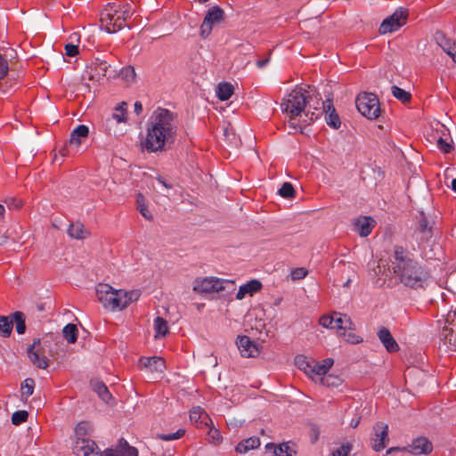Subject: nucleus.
<instances>
[{
    "mask_svg": "<svg viewBox=\"0 0 456 456\" xmlns=\"http://www.w3.org/2000/svg\"><path fill=\"white\" fill-rule=\"evenodd\" d=\"M5 213L4 206L0 204V218H3Z\"/></svg>",
    "mask_w": 456,
    "mask_h": 456,
    "instance_id": "obj_62",
    "label": "nucleus"
},
{
    "mask_svg": "<svg viewBox=\"0 0 456 456\" xmlns=\"http://www.w3.org/2000/svg\"><path fill=\"white\" fill-rule=\"evenodd\" d=\"M391 265L394 274L406 287L424 288L429 274L415 259L414 254L402 245L393 247Z\"/></svg>",
    "mask_w": 456,
    "mask_h": 456,
    "instance_id": "obj_2",
    "label": "nucleus"
},
{
    "mask_svg": "<svg viewBox=\"0 0 456 456\" xmlns=\"http://www.w3.org/2000/svg\"><path fill=\"white\" fill-rule=\"evenodd\" d=\"M358 111L368 119H376L380 115L379 102L371 93H362L355 99Z\"/></svg>",
    "mask_w": 456,
    "mask_h": 456,
    "instance_id": "obj_7",
    "label": "nucleus"
},
{
    "mask_svg": "<svg viewBox=\"0 0 456 456\" xmlns=\"http://www.w3.org/2000/svg\"><path fill=\"white\" fill-rule=\"evenodd\" d=\"M351 450L352 445L350 444H342L332 452L331 456H348Z\"/></svg>",
    "mask_w": 456,
    "mask_h": 456,
    "instance_id": "obj_49",
    "label": "nucleus"
},
{
    "mask_svg": "<svg viewBox=\"0 0 456 456\" xmlns=\"http://www.w3.org/2000/svg\"><path fill=\"white\" fill-rule=\"evenodd\" d=\"M154 330L156 338L165 337L169 332L167 322L164 318L158 316L154 320Z\"/></svg>",
    "mask_w": 456,
    "mask_h": 456,
    "instance_id": "obj_33",
    "label": "nucleus"
},
{
    "mask_svg": "<svg viewBox=\"0 0 456 456\" xmlns=\"http://www.w3.org/2000/svg\"><path fill=\"white\" fill-rule=\"evenodd\" d=\"M65 53L67 56L73 57L78 53V48L77 45L72 44H67L65 45Z\"/></svg>",
    "mask_w": 456,
    "mask_h": 456,
    "instance_id": "obj_54",
    "label": "nucleus"
},
{
    "mask_svg": "<svg viewBox=\"0 0 456 456\" xmlns=\"http://www.w3.org/2000/svg\"><path fill=\"white\" fill-rule=\"evenodd\" d=\"M12 324L15 323L16 331L18 334H23L26 330V317L22 312L17 311L11 314Z\"/></svg>",
    "mask_w": 456,
    "mask_h": 456,
    "instance_id": "obj_35",
    "label": "nucleus"
},
{
    "mask_svg": "<svg viewBox=\"0 0 456 456\" xmlns=\"http://www.w3.org/2000/svg\"><path fill=\"white\" fill-rule=\"evenodd\" d=\"M321 382L327 387H338L341 383V379L338 377L328 375L322 378Z\"/></svg>",
    "mask_w": 456,
    "mask_h": 456,
    "instance_id": "obj_48",
    "label": "nucleus"
},
{
    "mask_svg": "<svg viewBox=\"0 0 456 456\" xmlns=\"http://www.w3.org/2000/svg\"><path fill=\"white\" fill-rule=\"evenodd\" d=\"M96 296L104 308L114 312L121 311L132 302L138 300L140 292L138 290L115 289L109 284L100 283L96 287Z\"/></svg>",
    "mask_w": 456,
    "mask_h": 456,
    "instance_id": "obj_4",
    "label": "nucleus"
},
{
    "mask_svg": "<svg viewBox=\"0 0 456 456\" xmlns=\"http://www.w3.org/2000/svg\"><path fill=\"white\" fill-rule=\"evenodd\" d=\"M213 439H216V442H219L221 439V436L219 435V432L216 429L214 430V435L212 436Z\"/></svg>",
    "mask_w": 456,
    "mask_h": 456,
    "instance_id": "obj_60",
    "label": "nucleus"
},
{
    "mask_svg": "<svg viewBox=\"0 0 456 456\" xmlns=\"http://www.w3.org/2000/svg\"><path fill=\"white\" fill-rule=\"evenodd\" d=\"M6 203L10 208H20L22 205L21 200H17L15 199L9 200Z\"/></svg>",
    "mask_w": 456,
    "mask_h": 456,
    "instance_id": "obj_56",
    "label": "nucleus"
},
{
    "mask_svg": "<svg viewBox=\"0 0 456 456\" xmlns=\"http://www.w3.org/2000/svg\"><path fill=\"white\" fill-rule=\"evenodd\" d=\"M373 222L370 217H364L357 223L358 232L362 237H366L371 232Z\"/></svg>",
    "mask_w": 456,
    "mask_h": 456,
    "instance_id": "obj_36",
    "label": "nucleus"
},
{
    "mask_svg": "<svg viewBox=\"0 0 456 456\" xmlns=\"http://www.w3.org/2000/svg\"><path fill=\"white\" fill-rule=\"evenodd\" d=\"M89 128L86 125L77 126L70 134L69 144L71 147L78 148L88 137Z\"/></svg>",
    "mask_w": 456,
    "mask_h": 456,
    "instance_id": "obj_23",
    "label": "nucleus"
},
{
    "mask_svg": "<svg viewBox=\"0 0 456 456\" xmlns=\"http://www.w3.org/2000/svg\"><path fill=\"white\" fill-rule=\"evenodd\" d=\"M28 413L27 411H17L12 415V423L19 426L28 420Z\"/></svg>",
    "mask_w": 456,
    "mask_h": 456,
    "instance_id": "obj_45",
    "label": "nucleus"
},
{
    "mask_svg": "<svg viewBox=\"0 0 456 456\" xmlns=\"http://www.w3.org/2000/svg\"><path fill=\"white\" fill-rule=\"evenodd\" d=\"M412 236H416L419 243L428 241L432 237V227L423 211H419L416 216V226Z\"/></svg>",
    "mask_w": 456,
    "mask_h": 456,
    "instance_id": "obj_11",
    "label": "nucleus"
},
{
    "mask_svg": "<svg viewBox=\"0 0 456 456\" xmlns=\"http://www.w3.org/2000/svg\"><path fill=\"white\" fill-rule=\"evenodd\" d=\"M313 361L314 360H308L305 356L304 355H297L296 356L295 358V363L296 365L302 370H304L305 373H306L307 375H309V370H311L312 368V364H313Z\"/></svg>",
    "mask_w": 456,
    "mask_h": 456,
    "instance_id": "obj_42",
    "label": "nucleus"
},
{
    "mask_svg": "<svg viewBox=\"0 0 456 456\" xmlns=\"http://www.w3.org/2000/svg\"><path fill=\"white\" fill-rule=\"evenodd\" d=\"M35 387V381L32 379H26L21 384V400L26 403L28 398L33 394Z\"/></svg>",
    "mask_w": 456,
    "mask_h": 456,
    "instance_id": "obj_38",
    "label": "nucleus"
},
{
    "mask_svg": "<svg viewBox=\"0 0 456 456\" xmlns=\"http://www.w3.org/2000/svg\"><path fill=\"white\" fill-rule=\"evenodd\" d=\"M433 450L432 443L425 436H419L415 438L411 444L408 446L399 448V447H392L387 450V453H390L393 451H403L408 452L413 455H428Z\"/></svg>",
    "mask_w": 456,
    "mask_h": 456,
    "instance_id": "obj_9",
    "label": "nucleus"
},
{
    "mask_svg": "<svg viewBox=\"0 0 456 456\" xmlns=\"http://www.w3.org/2000/svg\"><path fill=\"white\" fill-rule=\"evenodd\" d=\"M224 16V12L223 9H221L219 6L216 5L211 7L200 26V36L202 38H207L213 28V26L216 23H219L223 21Z\"/></svg>",
    "mask_w": 456,
    "mask_h": 456,
    "instance_id": "obj_10",
    "label": "nucleus"
},
{
    "mask_svg": "<svg viewBox=\"0 0 456 456\" xmlns=\"http://www.w3.org/2000/svg\"><path fill=\"white\" fill-rule=\"evenodd\" d=\"M388 436V425L384 422H377L373 426V434L370 438L371 447L375 452H380L387 446Z\"/></svg>",
    "mask_w": 456,
    "mask_h": 456,
    "instance_id": "obj_12",
    "label": "nucleus"
},
{
    "mask_svg": "<svg viewBox=\"0 0 456 456\" xmlns=\"http://www.w3.org/2000/svg\"><path fill=\"white\" fill-rule=\"evenodd\" d=\"M74 453L77 456H97L98 446L94 441L85 438H77L74 447Z\"/></svg>",
    "mask_w": 456,
    "mask_h": 456,
    "instance_id": "obj_15",
    "label": "nucleus"
},
{
    "mask_svg": "<svg viewBox=\"0 0 456 456\" xmlns=\"http://www.w3.org/2000/svg\"><path fill=\"white\" fill-rule=\"evenodd\" d=\"M270 61V55L265 58V59H263V60H258L256 61V66L259 68V69H263L265 66L267 65V63Z\"/></svg>",
    "mask_w": 456,
    "mask_h": 456,
    "instance_id": "obj_57",
    "label": "nucleus"
},
{
    "mask_svg": "<svg viewBox=\"0 0 456 456\" xmlns=\"http://www.w3.org/2000/svg\"><path fill=\"white\" fill-rule=\"evenodd\" d=\"M118 76L128 85L134 83L136 78L134 68L132 66L121 69Z\"/></svg>",
    "mask_w": 456,
    "mask_h": 456,
    "instance_id": "obj_39",
    "label": "nucleus"
},
{
    "mask_svg": "<svg viewBox=\"0 0 456 456\" xmlns=\"http://www.w3.org/2000/svg\"><path fill=\"white\" fill-rule=\"evenodd\" d=\"M102 456H138V451L121 438L114 448L105 450Z\"/></svg>",
    "mask_w": 456,
    "mask_h": 456,
    "instance_id": "obj_17",
    "label": "nucleus"
},
{
    "mask_svg": "<svg viewBox=\"0 0 456 456\" xmlns=\"http://www.w3.org/2000/svg\"><path fill=\"white\" fill-rule=\"evenodd\" d=\"M139 365L142 369H146L150 372L163 373L166 369L165 360L161 357H142Z\"/></svg>",
    "mask_w": 456,
    "mask_h": 456,
    "instance_id": "obj_20",
    "label": "nucleus"
},
{
    "mask_svg": "<svg viewBox=\"0 0 456 456\" xmlns=\"http://www.w3.org/2000/svg\"><path fill=\"white\" fill-rule=\"evenodd\" d=\"M126 102H122L114 109L112 115L106 119V126L110 130V126L113 121L122 123L126 121Z\"/></svg>",
    "mask_w": 456,
    "mask_h": 456,
    "instance_id": "obj_25",
    "label": "nucleus"
},
{
    "mask_svg": "<svg viewBox=\"0 0 456 456\" xmlns=\"http://www.w3.org/2000/svg\"><path fill=\"white\" fill-rule=\"evenodd\" d=\"M133 4L128 3L108 4L101 12V27L108 33H115L126 26L134 14Z\"/></svg>",
    "mask_w": 456,
    "mask_h": 456,
    "instance_id": "obj_5",
    "label": "nucleus"
},
{
    "mask_svg": "<svg viewBox=\"0 0 456 456\" xmlns=\"http://www.w3.org/2000/svg\"><path fill=\"white\" fill-rule=\"evenodd\" d=\"M391 93L395 98L401 101L403 103L410 102L411 100V93L397 86H393L391 87Z\"/></svg>",
    "mask_w": 456,
    "mask_h": 456,
    "instance_id": "obj_40",
    "label": "nucleus"
},
{
    "mask_svg": "<svg viewBox=\"0 0 456 456\" xmlns=\"http://www.w3.org/2000/svg\"><path fill=\"white\" fill-rule=\"evenodd\" d=\"M110 68L111 66L106 61L96 59L95 61L89 68V79L99 81L102 77H108L109 78L111 77H114L115 74H111Z\"/></svg>",
    "mask_w": 456,
    "mask_h": 456,
    "instance_id": "obj_13",
    "label": "nucleus"
},
{
    "mask_svg": "<svg viewBox=\"0 0 456 456\" xmlns=\"http://www.w3.org/2000/svg\"><path fill=\"white\" fill-rule=\"evenodd\" d=\"M452 189L456 192V178L452 181Z\"/></svg>",
    "mask_w": 456,
    "mask_h": 456,
    "instance_id": "obj_63",
    "label": "nucleus"
},
{
    "mask_svg": "<svg viewBox=\"0 0 456 456\" xmlns=\"http://www.w3.org/2000/svg\"><path fill=\"white\" fill-rule=\"evenodd\" d=\"M12 331V320L10 316H0V336L9 338Z\"/></svg>",
    "mask_w": 456,
    "mask_h": 456,
    "instance_id": "obj_34",
    "label": "nucleus"
},
{
    "mask_svg": "<svg viewBox=\"0 0 456 456\" xmlns=\"http://www.w3.org/2000/svg\"><path fill=\"white\" fill-rule=\"evenodd\" d=\"M331 330H336L338 335H339V333L342 332L343 330H354L355 326L354 323L352 322L351 318L347 314H341L338 312H333Z\"/></svg>",
    "mask_w": 456,
    "mask_h": 456,
    "instance_id": "obj_18",
    "label": "nucleus"
},
{
    "mask_svg": "<svg viewBox=\"0 0 456 456\" xmlns=\"http://www.w3.org/2000/svg\"><path fill=\"white\" fill-rule=\"evenodd\" d=\"M317 104L320 105V102H318ZM321 104L323 110L326 112L325 119L327 124L330 126L338 129L340 126L341 122L338 115L336 113V110L332 102L330 101H328L327 102H322Z\"/></svg>",
    "mask_w": 456,
    "mask_h": 456,
    "instance_id": "obj_22",
    "label": "nucleus"
},
{
    "mask_svg": "<svg viewBox=\"0 0 456 456\" xmlns=\"http://www.w3.org/2000/svg\"><path fill=\"white\" fill-rule=\"evenodd\" d=\"M190 419L193 422L200 423L205 426L208 425V421H211L208 413L200 406L193 407L190 411Z\"/></svg>",
    "mask_w": 456,
    "mask_h": 456,
    "instance_id": "obj_29",
    "label": "nucleus"
},
{
    "mask_svg": "<svg viewBox=\"0 0 456 456\" xmlns=\"http://www.w3.org/2000/svg\"><path fill=\"white\" fill-rule=\"evenodd\" d=\"M68 234L74 239L82 240L87 237L88 232L85 230L84 224L80 222L70 224Z\"/></svg>",
    "mask_w": 456,
    "mask_h": 456,
    "instance_id": "obj_30",
    "label": "nucleus"
},
{
    "mask_svg": "<svg viewBox=\"0 0 456 456\" xmlns=\"http://www.w3.org/2000/svg\"><path fill=\"white\" fill-rule=\"evenodd\" d=\"M8 69L7 61L0 54V80L7 75Z\"/></svg>",
    "mask_w": 456,
    "mask_h": 456,
    "instance_id": "obj_53",
    "label": "nucleus"
},
{
    "mask_svg": "<svg viewBox=\"0 0 456 456\" xmlns=\"http://www.w3.org/2000/svg\"><path fill=\"white\" fill-rule=\"evenodd\" d=\"M444 344L447 346L451 351L456 350V329L445 325L440 334Z\"/></svg>",
    "mask_w": 456,
    "mask_h": 456,
    "instance_id": "obj_26",
    "label": "nucleus"
},
{
    "mask_svg": "<svg viewBox=\"0 0 456 456\" xmlns=\"http://www.w3.org/2000/svg\"><path fill=\"white\" fill-rule=\"evenodd\" d=\"M134 112L136 113V115H141L142 112V104L141 102H134Z\"/></svg>",
    "mask_w": 456,
    "mask_h": 456,
    "instance_id": "obj_58",
    "label": "nucleus"
},
{
    "mask_svg": "<svg viewBox=\"0 0 456 456\" xmlns=\"http://www.w3.org/2000/svg\"><path fill=\"white\" fill-rule=\"evenodd\" d=\"M353 330L342 331L338 336L343 337L347 343L356 345L362 341V339L354 332Z\"/></svg>",
    "mask_w": 456,
    "mask_h": 456,
    "instance_id": "obj_46",
    "label": "nucleus"
},
{
    "mask_svg": "<svg viewBox=\"0 0 456 456\" xmlns=\"http://www.w3.org/2000/svg\"><path fill=\"white\" fill-rule=\"evenodd\" d=\"M358 424H359V419H357V420H355V421H354V420H352V422H351V426H352L353 428H356V427L358 426Z\"/></svg>",
    "mask_w": 456,
    "mask_h": 456,
    "instance_id": "obj_64",
    "label": "nucleus"
},
{
    "mask_svg": "<svg viewBox=\"0 0 456 456\" xmlns=\"http://www.w3.org/2000/svg\"><path fill=\"white\" fill-rule=\"evenodd\" d=\"M92 387L94 391L97 393V395L102 401H104L105 403H109L112 396L107 386L103 382L100 380H94L92 381Z\"/></svg>",
    "mask_w": 456,
    "mask_h": 456,
    "instance_id": "obj_31",
    "label": "nucleus"
},
{
    "mask_svg": "<svg viewBox=\"0 0 456 456\" xmlns=\"http://www.w3.org/2000/svg\"><path fill=\"white\" fill-rule=\"evenodd\" d=\"M378 338L382 343L384 347L389 353H395L399 351L400 347L395 339L393 338L389 330L386 327H380L378 330Z\"/></svg>",
    "mask_w": 456,
    "mask_h": 456,
    "instance_id": "obj_21",
    "label": "nucleus"
},
{
    "mask_svg": "<svg viewBox=\"0 0 456 456\" xmlns=\"http://www.w3.org/2000/svg\"><path fill=\"white\" fill-rule=\"evenodd\" d=\"M233 86L228 82L220 83L216 88V96L220 101H227L233 94Z\"/></svg>",
    "mask_w": 456,
    "mask_h": 456,
    "instance_id": "obj_32",
    "label": "nucleus"
},
{
    "mask_svg": "<svg viewBox=\"0 0 456 456\" xmlns=\"http://www.w3.org/2000/svg\"><path fill=\"white\" fill-rule=\"evenodd\" d=\"M310 94L309 92L303 86H296L281 104V110L290 118V123L292 126H296L295 123L292 122L297 117L303 118V124L307 126L316 120L319 116L322 113L319 107H314L318 112L310 111V106L307 108L309 103Z\"/></svg>",
    "mask_w": 456,
    "mask_h": 456,
    "instance_id": "obj_3",
    "label": "nucleus"
},
{
    "mask_svg": "<svg viewBox=\"0 0 456 456\" xmlns=\"http://www.w3.org/2000/svg\"><path fill=\"white\" fill-rule=\"evenodd\" d=\"M236 345L243 357H256L260 354L258 346L248 336H238Z\"/></svg>",
    "mask_w": 456,
    "mask_h": 456,
    "instance_id": "obj_14",
    "label": "nucleus"
},
{
    "mask_svg": "<svg viewBox=\"0 0 456 456\" xmlns=\"http://www.w3.org/2000/svg\"><path fill=\"white\" fill-rule=\"evenodd\" d=\"M265 448L274 456H294L297 453L288 443H282L279 445L270 443L265 445Z\"/></svg>",
    "mask_w": 456,
    "mask_h": 456,
    "instance_id": "obj_27",
    "label": "nucleus"
},
{
    "mask_svg": "<svg viewBox=\"0 0 456 456\" xmlns=\"http://www.w3.org/2000/svg\"><path fill=\"white\" fill-rule=\"evenodd\" d=\"M77 333L78 330L77 326L72 323L67 324L62 330L63 337L69 344H73L77 341Z\"/></svg>",
    "mask_w": 456,
    "mask_h": 456,
    "instance_id": "obj_37",
    "label": "nucleus"
},
{
    "mask_svg": "<svg viewBox=\"0 0 456 456\" xmlns=\"http://www.w3.org/2000/svg\"><path fill=\"white\" fill-rule=\"evenodd\" d=\"M177 125L173 112L167 109H157L148 124L142 148L148 152L165 151L171 148L176 139Z\"/></svg>",
    "mask_w": 456,
    "mask_h": 456,
    "instance_id": "obj_1",
    "label": "nucleus"
},
{
    "mask_svg": "<svg viewBox=\"0 0 456 456\" xmlns=\"http://www.w3.org/2000/svg\"><path fill=\"white\" fill-rule=\"evenodd\" d=\"M84 428V424L80 423L77 426L76 432L77 435H80L82 432V429Z\"/></svg>",
    "mask_w": 456,
    "mask_h": 456,
    "instance_id": "obj_61",
    "label": "nucleus"
},
{
    "mask_svg": "<svg viewBox=\"0 0 456 456\" xmlns=\"http://www.w3.org/2000/svg\"><path fill=\"white\" fill-rule=\"evenodd\" d=\"M443 51L445 52L452 59L455 58L456 55V40H446L444 43H439Z\"/></svg>",
    "mask_w": 456,
    "mask_h": 456,
    "instance_id": "obj_43",
    "label": "nucleus"
},
{
    "mask_svg": "<svg viewBox=\"0 0 456 456\" xmlns=\"http://www.w3.org/2000/svg\"><path fill=\"white\" fill-rule=\"evenodd\" d=\"M446 322L447 326L456 329V309L448 313Z\"/></svg>",
    "mask_w": 456,
    "mask_h": 456,
    "instance_id": "obj_55",
    "label": "nucleus"
},
{
    "mask_svg": "<svg viewBox=\"0 0 456 456\" xmlns=\"http://www.w3.org/2000/svg\"><path fill=\"white\" fill-rule=\"evenodd\" d=\"M159 183H160L163 186H165L167 189L172 188V185L170 183H167L165 180H163L161 177L158 178Z\"/></svg>",
    "mask_w": 456,
    "mask_h": 456,
    "instance_id": "obj_59",
    "label": "nucleus"
},
{
    "mask_svg": "<svg viewBox=\"0 0 456 456\" xmlns=\"http://www.w3.org/2000/svg\"><path fill=\"white\" fill-rule=\"evenodd\" d=\"M137 208L145 219L149 221H151L153 219V216L149 211L145 204V199L141 193L137 195Z\"/></svg>",
    "mask_w": 456,
    "mask_h": 456,
    "instance_id": "obj_41",
    "label": "nucleus"
},
{
    "mask_svg": "<svg viewBox=\"0 0 456 456\" xmlns=\"http://www.w3.org/2000/svg\"><path fill=\"white\" fill-rule=\"evenodd\" d=\"M30 362L38 369H46L48 362L45 356L41 355L40 339L34 340L33 344L27 350Z\"/></svg>",
    "mask_w": 456,
    "mask_h": 456,
    "instance_id": "obj_16",
    "label": "nucleus"
},
{
    "mask_svg": "<svg viewBox=\"0 0 456 456\" xmlns=\"http://www.w3.org/2000/svg\"><path fill=\"white\" fill-rule=\"evenodd\" d=\"M436 145L440 151L444 153H449L452 150L451 142H448L446 139L439 137L436 142Z\"/></svg>",
    "mask_w": 456,
    "mask_h": 456,
    "instance_id": "obj_50",
    "label": "nucleus"
},
{
    "mask_svg": "<svg viewBox=\"0 0 456 456\" xmlns=\"http://www.w3.org/2000/svg\"><path fill=\"white\" fill-rule=\"evenodd\" d=\"M184 434H185V430L183 428H180L176 432L171 433V434H158L157 437L163 441H170V440L179 439L182 436H183Z\"/></svg>",
    "mask_w": 456,
    "mask_h": 456,
    "instance_id": "obj_47",
    "label": "nucleus"
},
{
    "mask_svg": "<svg viewBox=\"0 0 456 456\" xmlns=\"http://www.w3.org/2000/svg\"><path fill=\"white\" fill-rule=\"evenodd\" d=\"M408 11L403 8L396 10L392 15L386 18L379 27L380 34L391 33L397 30L406 23Z\"/></svg>",
    "mask_w": 456,
    "mask_h": 456,
    "instance_id": "obj_8",
    "label": "nucleus"
},
{
    "mask_svg": "<svg viewBox=\"0 0 456 456\" xmlns=\"http://www.w3.org/2000/svg\"><path fill=\"white\" fill-rule=\"evenodd\" d=\"M279 194L285 199H291L295 196V190L290 183H284L279 189Z\"/></svg>",
    "mask_w": 456,
    "mask_h": 456,
    "instance_id": "obj_44",
    "label": "nucleus"
},
{
    "mask_svg": "<svg viewBox=\"0 0 456 456\" xmlns=\"http://www.w3.org/2000/svg\"><path fill=\"white\" fill-rule=\"evenodd\" d=\"M333 360L331 358H327L322 360V362L313 361L312 368L309 370V376L312 379H320L322 381V378H325L327 372L333 365Z\"/></svg>",
    "mask_w": 456,
    "mask_h": 456,
    "instance_id": "obj_19",
    "label": "nucleus"
},
{
    "mask_svg": "<svg viewBox=\"0 0 456 456\" xmlns=\"http://www.w3.org/2000/svg\"><path fill=\"white\" fill-rule=\"evenodd\" d=\"M319 324L323 328L331 330L332 324V314H323L319 319Z\"/></svg>",
    "mask_w": 456,
    "mask_h": 456,
    "instance_id": "obj_51",
    "label": "nucleus"
},
{
    "mask_svg": "<svg viewBox=\"0 0 456 456\" xmlns=\"http://www.w3.org/2000/svg\"><path fill=\"white\" fill-rule=\"evenodd\" d=\"M234 282L229 280L218 279L216 277L198 278L193 283V291L199 294H208L220 292L226 289H233Z\"/></svg>",
    "mask_w": 456,
    "mask_h": 456,
    "instance_id": "obj_6",
    "label": "nucleus"
},
{
    "mask_svg": "<svg viewBox=\"0 0 456 456\" xmlns=\"http://www.w3.org/2000/svg\"><path fill=\"white\" fill-rule=\"evenodd\" d=\"M308 272L304 267L296 268L291 273V277L293 280H300L305 278L307 275Z\"/></svg>",
    "mask_w": 456,
    "mask_h": 456,
    "instance_id": "obj_52",
    "label": "nucleus"
},
{
    "mask_svg": "<svg viewBox=\"0 0 456 456\" xmlns=\"http://www.w3.org/2000/svg\"><path fill=\"white\" fill-rule=\"evenodd\" d=\"M260 445V440L256 436L249 437L240 442L235 447L238 453H246L249 450L256 449Z\"/></svg>",
    "mask_w": 456,
    "mask_h": 456,
    "instance_id": "obj_28",
    "label": "nucleus"
},
{
    "mask_svg": "<svg viewBox=\"0 0 456 456\" xmlns=\"http://www.w3.org/2000/svg\"><path fill=\"white\" fill-rule=\"evenodd\" d=\"M262 289V283L258 280H251L240 287L236 298L241 300L247 294L253 295Z\"/></svg>",
    "mask_w": 456,
    "mask_h": 456,
    "instance_id": "obj_24",
    "label": "nucleus"
}]
</instances>
